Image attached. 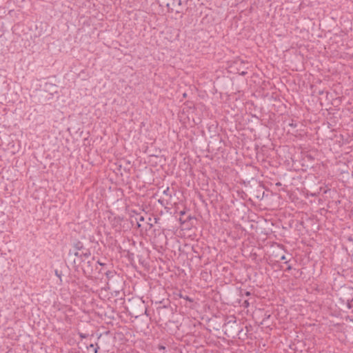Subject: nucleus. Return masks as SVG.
<instances>
[{"label": "nucleus", "instance_id": "2", "mask_svg": "<svg viewBox=\"0 0 353 353\" xmlns=\"http://www.w3.org/2000/svg\"><path fill=\"white\" fill-rule=\"evenodd\" d=\"M274 259H272V263L275 265L276 263H279L280 261H284V263H287L290 261V259H287L286 256L284 253V251L282 250H279L274 256H273Z\"/></svg>", "mask_w": 353, "mask_h": 353}, {"label": "nucleus", "instance_id": "10", "mask_svg": "<svg viewBox=\"0 0 353 353\" xmlns=\"http://www.w3.org/2000/svg\"><path fill=\"white\" fill-rule=\"evenodd\" d=\"M136 221H137V228H140L141 227V224H140V222H139L138 219H136Z\"/></svg>", "mask_w": 353, "mask_h": 353}, {"label": "nucleus", "instance_id": "15", "mask_svg": "<svg viewBox=\"0 0 353 353\" xmlns=\"http://www.w3.org/2000/svg\"><path fill=\"white\" fill-rule=\"evenodd\" d=\"M159 202L161 203L162 204V201L161 199L159 200Z\"/></svg>", "mask_w": 353, "mask_h": 353}, {"label": "nucleus", "instance_id": "6", "mask_svg": "<svg viewBox=\"0 0 353 353\" xmlns=\"http://www.w3.org/2000/svg\"><path fill=\"white\" fill-rule=\"evenodd\" d=\"M163 194H165L167 196H171V194L170 193V188L168 187L163 192Z\"/></svg>", "mask_w": 353, "mask_h": 353}, {"label": "nucleus", "instance_id": "3", "mask_svg": "<svg viewBox=\"0 0 353 353\" xmlns=\"http://www.w3.org/2000/svg\"><path fill=\"white\" fill-rule=\"evenodd\" d=\"M72 250H77L78 251H83L85 252V250H89L88 248H85L83 245V243L79 241H77L73 244V248Z\"/></svg>", "mask_w": 353, "mask_h": 353}, {"label": "nucleus", "instance_id": "14", "mask_svg": "<svg viewBox=\"0 0 353 353\" xmlns=\"http://www.w3.org/2000/svg\"><path fill=\"white\" fill-rule=\"evenodd\" d=\"M178 5H179V6H181V0H179V1H178Z\"/></svg>", "mask_w": 353, "mask_h": 353}, {"label": "nucleus", "instance_id": "8", "mask_svg": "<svg viewBox=\"0 0 353 353\" xmlns=\"http://www.w3.org/2000/svg\"><path fill=\"white\" fill-rule=\"evenodd\" d=\"M88 348H92L94 350V353L97 352V349L94 347V345L93 344H91Z\"/></svg>", "mask_w": 353, "mask_h": 353}, {"label": "nucleus", "instance_id": "7", "mask_svg": "<svg viewBox=\"0 0 353 353\" xmlns=\"http://www.w3.org/2000/svg\"><path fill=\"white\" fill-rule=\"evenodd\" d=\"M289 125L292 127V128H296L297 127V123L292 120V122L290 123H289Z\"/></svg>", "mask_w": 353, "mask_h": 353}, {"label": "nucleus", "instance_id": "4", "mask_svg": "<svg viewBox=\"0 0 353 353\" xmlns=\"http://www.w3.org/2000/svg\"><path fill=\"white\" fill-rule=\"evenodd\" d=\"M126 256L128 258L129 263L131 265H134L135 261L134 260V254L133 253H130L129 252H127Z\"/></svg>", "mask_w": 353, "mask_h": 353}, {"label": "nucleus", "instance_id": "9", "mask_svg": "<svg viewBox=\"0 0 353 353\" xmlns=\"http://www.w3.org/2000/svg\"><path fill=\"white\" fill-rule=\"evenodd\" d=\"M137 219H138L139 222L144 221V217L141 215H139Z\"/></svg>", "mask_w": 353, "mask_h": 353}, {"label": "nucleus", "instance_id": "1", "mask_svg": "<svg viewBox=\"0 0 353 353\" xmlns=\"http://www.w3.org/2000/svg\"><path fill=\"white\" fill-rule=\"evenodd\" d=\"M90 259H94L91 256L89 250L78 251L77 250H70L65 261L66 264L70 265H81L82 263H90Z\"/></svg>", "mask_w": 353, "mask_h": 353}, {"label": "nucleus", "instance_id": "13", "mask_svg": "<svg viewBox=\"0 0 353 353\" xmlns=\"http://www.w3.org/2000/svg\"><path fill=\"white\" fill-rule=\"evenodd\" d=\"M79 335H80V337L82 339L85 337V336L83 334H80Z\"/></svg>", "mask_w": 353, "mask_h": 353}, {"label": "nucleus", "instance_id": "16", "mask_svg": "<svg viewBox=\"0 0 353 353\" xmlns=\"http://www.w3.org/2000/svg\"><path fill=\"white\" fill-rule=\"evenodd\" d=\"M183 97H186V94L185 93L183 94Z\"/></svg>", "mask_w": 353, "mask_h": 353}, {"label": "nucleus", "instance_id": "12", "mask_svg": "<svg viewBox=\"0 0 353 353\" xmlns=\"http://www.w3.org/2000/svg\"><path fill=\"white\" fill-rule=\"evenodd\" d=\"M246 74H247V72H245V71H243L242 72L240 73V74L242 76H245Z\"/></svg>", "mask_w": 353, "mask_h": 353}, {"label": "nucleus", "instance_id": "5", "mask_svg": "<svg viewBox=\"0 0 353 353\" xmlns=\"http://www.w3.org/2000/svg\"><path fill=\"white\" fill-rule=\"evenodd\" d=\"M185 214V211H181L180 212V216H184ZM192 219V216L190 215H189L184 221H183V222H185L187 221L188 220H190ZM179 220L181 221H182V218L180 217Z\"/></svg>", "mask_w": 353, "mask_h": 353}, {"label": "nucleus", "instance_id": "11", "mask_svg": "<svg viewBox=\"0 0 353 353\" xmlns=\"http://www.w3.org/2000/svg\"><path fill=\"white\" fill-rule=\"evenodd\" d=\"M96 263H97V265H105L104 263H101V262H100L99 261H96Z\"/></svg>", "mask_w": 353, "mask_h": 353}]
</instances>
